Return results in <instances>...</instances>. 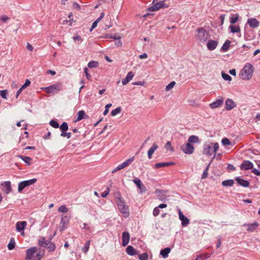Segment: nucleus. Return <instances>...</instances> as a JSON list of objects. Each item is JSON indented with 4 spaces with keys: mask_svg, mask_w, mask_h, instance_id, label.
I'll return each mask as SVG.
<instances>
[{
    "mask_svg": "<svg viewBox=\"0 0 260 260\" xmlns=\"http://www.w3.org/2000/svg\"><path fill=\"white\" fill-rule=\"evenodd\" d=\"M71 133L70 132H67V131L62 132L60 134V136L62 137H67L70 139L71 137Z\"/></svg>",
    "mask_w": 260,
    "mask_h": 260,
    "instance_id": "51",
    "label": "nucleus"
},
{
    "mask_svg": "<svg viewBox=\"0 0 260 260\" xmlns=\"http://www.w3.org/2000/svg\"><path fill=\"white\" fill-rule=\"evenodd\" d=\"M251 172L257 176H260V171L256 169H253Z\"/></svg>",
    "mask_w": 260,
    "mask_h": 260,
    "instance_id": "64",
    "label": "nucleus"
},
{
    "mask_svg": "<svg viewBox=\"0 0 260 260\" xmlns=\"http://www.w3.org/2000/svg\"><path fill=\"white\" fill-rule=\"evenodd\" d=\"M84 71L85 74V76L88 80H91V76L88 73V69L87 67L84 68Z\"/></svg>",
    "mask_w": 260,
    "mask_h": 260,
    "instance_id": "54",
    "label": "nucleus"
},
{
    "mask_svg": "<svg viewBox=\"0 0 260 260\" xmlns=\"http://www.w3.org/2000/svg\"><path fill=\"white\" fill-rule=\"evenodd\" d=\"M121 108L120 107H117L114 110H113L111 112V115L112 116H114L116 115L117 114L120 113L121 111Z\"/></svg>",
    "mask_w": 260,
    "mask_h": 260,
    "instance_id": "42",
    "label": "nucleus"
},
{
    "mask_svg": "<svg viewBox=\"0 0 260 260\" xmlns=\"http://www.w3.org/2000/svg\"><path fill=\"white\" fill-rule=\"evenodd\" d=\"M231 44V41L229 40H226L222 46L220 51L223 52L227 51L229 49Z\"/></svg>",
    "mask_w": 260,
    "mask_h": 260,
    "instance_id": "28",
    "label": "nucleus"
},
{
    "mask_svg": "<svg viewBox=\"0 0 260 260\" xmlns=\"http://www.w3.org/2000/svg\"><path fill=\"white\" fill-rule=\"evenodd\" d=\"M210 165V164H209V165L206 167V168L204 170V171L202 174V177H201V178L202 179H205L207 177L208 174V171L209 170V167Z\"/></svg>",
    "mask_w": 260,
    "mask_h": 260,
    "instance_id": "44",
    "label": "nucleus"
},
{
    "mask_svg": "<svg viewBox=\"0 0 260 260\" xmlns=\"http://www.w3.org/2000/svg\"><path fill=\"white\" fill-rule=\"evenodd\" d=\"M73 8L77 10H80L81 9V6L79 4L76 2H74L73 4Z\"/></svg>",
    "mask_w": 260,
    "mask_h": 260,
    "instance_id": "61",
    "label": "nucleus"
},
{
    "mask_svg": "<svg viewBox=\"0 0 260 260\" xmlns=\"http://www.w3.org/2000/svg\"><path fill=\"white\" fill-rule=\"evenodd\" d=\"M62 84L61 83H57L53 84L50 86L45 88V91L48 93H52L55 91H60L62 89Z\"/></svg>",
    "mask_w": 260,
    "mask_h": 260,
    "instance_id": "9",
    "label": "nucleus"
},
{
    "mask_svg": "<svg viewBox=\"0 0 260 260\" xmlns=\"http://www.w3.org/2000/svg\"><path fill=\"white\" fill-rule=\"evenodd\" d=\"M247 231L252 232H253L258 227V223L257 222L255 221L253 223L247 224Z\"/></svg>",
    "mask_w": 260,
    "mask_h": 260,
    "instance_id": "30",
    "label": "nucleus"
},
{
    "mask_svg": "<svg viewBox=\"0 0 260 260\" xmlns=\"http://www.w3.org/2000/svg\"><path fill=\"white\" fill-rule=\"evenodd\" d=\"M129 234L128 232L124 231L122 235V245L123 246H126L129 241Z\"/></svg>",
    "mask_w": 260,
    "mask_h": 260,
    "instance_id": "15",
    "label": "nucleus"
},
{
    "mask_svg": "<svg viewBox=\"0 0 260 260\" xmlns=\"http://www.w3.org/2000/svg\"><path fill=\"white\" fill-rule=\"evenodd\" d=\"M196 38L201 42H205L209 38V33L203 27L198 28L196 31Z\"/></svg>",
    "mask_w": 260,
    "mask_h": 260,
    "instance_id": "4",
    "label": "nucleus"
},
{
    "mask_svg": "<svg viewBox=\"0 0 260 260\" xmlns=\"http://www.w3.org/2000/svg\"><path fill=\"white\" fill-rule=\"evenodd\" d=\"M126 252L131 256L135 255L137 253L136 250L131 245H129L126 247Z\"/></svg>",
    "mask_w": 260,
    "mask_h": 260,
    "instance_id": "27",
    "label": "nucleus"
},
{
    "mask_svg": "<svg viewBox=\"0 0 260 260\" xmlns=\"http://www.w3.org/2000/svg\"><path fill=\"white\" fill-rule=\"evenodd\" d=\"M110 188L109 187H108L106 190H105L104 192H103L102 193H101V196L103 197V198H105L106 197L109 193V192H110Z\"/></svg>",
    "mask_w": 260,
    "mask_h": 260,
    "instance_id": "57",
    "label": "nucleus"
},
{
    "mask_svg": "<svg viewBox=\"0 0 260 260\" xmlns=\"http://www.w3.org/2000/svg\"><path fill=\"white\" fill-rule=\"evenodd\" d=\"M235 180L238 185L244 187H248L250 185L249 182L248 180H244L241 177H237L235 178Z\"/></svg>",
    "mask_w": 260,
    "mask_h": 260,
    "instance_id": "14",
    "label": "nucleus"
},
{
    "mask_svg": "<svg viewBox=\"0 0 260 260\" xmlns=\"http://www.w3.org/2000/svg\"><path fill=\"white\" fill-rule=\"evenodd\" d=\"M238 20V15L236 14L235 16H232L230 18V22L231 24H235Z\"/></svg>",
    "mask_w": 260,
    "mask_h": 260,
    "instance_id": "50",
    "label": "nucleus"
},
{
    "mask_svg": "<svg viewBox=\"0 0 260 260\" xmlns=\"http://www.w3.org/2000/svg\"><path fill=\"white\" fill-rule=\"evenodd\" d=\"M36 178H33L30 180L21 181L18 183V191L21 192L22 190L27 186H29L34 184L37 181Z\"/></svg>",
    "mask_w": 260,
    "mask_h": 260,
    "instance_id": "5",
    "label": "nucleus"
},
{
    "mask_svg": "<svg viewBox=\"0 0 260 260\" xmlns=\"http://www.w3.org/2000/svg\"><path fill=\"white\" fill-rule=\"evenodd\" d=\"M236 107V103L232 99H228L225 103V108L227 110H231Z\"/></svg>",
    "mask_w": 260,
    "mask_h": 260,
    "instance_id": "17",
    "label": "nucleus"
},
{
    "mask_svg": "<svg viewBox=\"0 0 260 260\" xmlns=\"http://www.w3.org/2000/svg\"><path fill=\"white\" fill-rule=\"evenodd\" d=\"M160 210L157 207H156L154 208L153 211V215L154 216L156 217L159 214Z\"/></svg>",
    "mask_w": 260,
    "mask_h": 260,
    "instance_id": "56",
    "label": "nucleus"
},
{
    "mask_svg": "<svg viewBox=\"0 0 260 260\" xmlns=\"http://www.w3.org/2000/svg\"><path fill=\"white\" fill-rule=\"evenodd\" d=\"M228 172L233 171L236 170L235 166L232 164H228L227 167Z\"/></svg>",
    "mask_w": 260,
    "mask_h": 260,
    "instance_id": "60",
    "label": "nucleus"
},
{
    "mask_svg": "<svg viewBox=\"0 0 260 260\" xmlns=\"http://www.w3.org/2000/svg\"><path fill=\"white\" fill-rule=\"evenodd\" d=\"M8 248L9 250H12L15 247V242L14 240V239L13 238H12L10 241V242L9 243L8 245Z\"/></svg>",
    "mask_w": 260,
    "mask_h": 260,
    "instance_id": "38",
    "label": "nucleus"
},
{
    "mask_svg": "<svg viewBox=\"0 0 260 260\" xmlns=\"http://www.w3.org/2000/svg\"><path fill=\"white\" fill-rule=\"evenodd\" d=\"M18 157L23 160L27 165L29 166L31 164V161L32 159L28 156H25L23 155H18Z\"/></svg>",
    "mask_w": 260,
    "mask_h": 260,
    "instance_id": "34",
    "label": "nucleus"
},
{
    "mask_svg": "<svg viewBox=\"0 0 260 260\" xmlns=\"http://www.w3.org/2000/svg\"><path fill=\"white\" fill-rule=\"evenodd\" d=\"M88 116L85 114V112L83 110L79 111L77 113V117L75 122L80 121L83 119L88 118Z\"/></svg>",
    "mask_w": 260,
    "mask_h": 260,
    "instance_id": "23",
    "label": "nucleus"
},
{
    "mask_svg": "<svg viewBox=\"0 0 260 260\" xmlns=\"http://www.w3.org/2000/svg\"><path fill=\"white\" fill-rule=\"evenodd\" d=\"M59 128L61 132L67 131L69 129L68 124L66 122H63L60 126Z\"/></svg>",
    "mask_w": 260,
    "mask_h": 260,
    "instance_id": "40",
    "label": "nucleus"
},
{
    "mask_svg": "<svg viewBox=\"0 0 260 260\" xmlns=\"http://www.w3.org/2000/svg\"><path fill=\"white\" fill-rule=\"evenodd\" d=\"M253 165L252 162L249 160H244L241 164L240 168L242 170H248L253 168Z\"/></svg>",
    "mask_w": 260,
    "mask_h": 260,
    "instance_id": "13",
    "label": "nucleus"
},
{
    "mask_svg": "<svg viewBox=\"0 0 260 260\" xmlns=\"http://www.w3.org/2000/svg\"><path fill=\"white\" fill-rule=\"evenodd\" d=\"M171 252V248L170 247H166L162 249L160 251V254L163 258H167L168 257L169 253Z\"/></svg>",
    "mask_w": 260,
    "mask_h": 260,
    "instance_id": "26",
    "label": "nucleus"
},
{
    "mask_svg": "<svg viewBox=\"0 0 260 260\" xmlns=\"http://www.w3.org/2000/svg\"><path fill=\"white\" fill-rule=\"evenodd\" d=\"M134 160V157H132L129 158H128L127 160H126L124 162L122 163L121 164L118 165L116 167V168H115L112 172V173H114L116 172L117 171L120 170L123 168H124L130 165V164Z\"/></svg>",
    "mask_w": 260,
    "mask_h": 260,
    "instance_id": "8",
    "label": "nucleus"
},
{
    "mask_svg": "<svg viewBox=\"0 0 260 260\" xmlns=\"http://www.w3.org/2000/svg\"><path fill=\"white\" fill-rule=\"evenodd\" d=\"M225 18V15H221L219 16V19L220 21V26H221L223 24Z\"/></svg>",
    "mask_w": 260,
    "mask_h": 260,
    "instance_id": "63",
    "label": "nucleus"
},
{
    "mask_svg": "<svg viewBox=\"0 0 260 260\" xmlns=\"http://www.w3.org/2000/svg\"><path fill=\"white\" fill-rule=\"evenodd\" d=\"M31 82L28 79H26L25 81L24 84L21 87L23 89L30 85Z\"/></svg>",
    "mask_w": 260,
    "mask_h": 260,
    "instance_id": "59",
    "label": "nucleus"
},
{
    "mask_svg": "<svg viewBox=\"0 0 260 260\" xmlns=\"http://www.w3.org/2000/svg\"><path fill=\"white\" fill-rule=\"evenodd\" d=\"M176 84V82L175 81H172L170 83H169L166 87V91H169L172 88H173L174 85Z\"/></svg>",
    "mask_w": 260,
    "mask_h": 260,
    "instance_id": "53",
    "label": "nucleus"
},
{
    "mask_svg": "<svg viewBox=\"0 0 260 260\" xmlns=\"http://www.w3.org/2000/svg\"><path fill=\"white\" fill-rule=\"evenodd\" d=\"M188 142L191 143H199L200 142V139L199 137L195 135L190 136L188 139Z\"/></svg>",
    "mask_w": 260,
    "mask_h": 260,
    "instance_id": "31",
    "label": "nucleus"
},
{
    "mask_svg": "<svg viewBox=\"0 0 260 260\" xmlns=\"http://www.w3.org/2000/svg\"><path fill=\"white\" fill-rule=\"evenodd\" d=\"M8 93V90L6 89L0 90V96H1L4 99H7V95Z\"/></svg>",
    "mask_w": 260,
    "mask_h": 260,
    "instance_id": "49",
    "label": "nucleus"
},
{
    "mask_svg": "<svg viewBox=\"0 0 260 260\" xmlns=\"http://www.w3.org/2000/svg\"><path fill=\"white\" fill-rule=\"evenodd\" d=\"M27 225L25 221H18L16 224V231L18 232L23 231Z\"/></svg>",
    "mask_w": 260,
    "mask_h": 260,
    "instance_id": "20",
    "label": "nucleus"
},
{
    "mask_svg": "<svg viewBox=\"0 0 260 260\" xmlns=\"http://www.w3.org/2000/svg\"><path fill=\"white\" fill-rule=\"evenodd\" d=\"M38 248L37 247H31L26 250V257L25 258L28 259H31L34 256L35 253L38 251Z\"/></svg>",
    "mask_w": 260,
    "mask_h": 260,
    "instance_id": "12",
    "label": "nucleus"
},
{
    "mask_svg": "<svg viewBox=\"0 0 260 260\" xmlns=\"http://www.w3.org/2000/svg\"><path fill=\"white\" fill-rule=\"evenodd\" d=\"M134 74L133 72H129L126 75V77L122 81L123 85L127 84L133 78Z\"/></svg>",
    "mask_w": 260,
    "mask_h": 260,
    "instance_id": "24",
    "label": "nucleus"
},
{
    "mask_svg": "<svg viewBox=\"0 0 260 260\" xmlns=\"http://www.w3.org/2000/svg\"><path fill=\"white\" fill-rule=\"evenodd\" d=\"M229 28H230L231 31L232 33H237L240 32V28L239 25L235 26L233 25H231L229 26Z\"/></svg>",
    "mask_w": 260,
    "mask_h": 260,
    "instance_id": "36",
    "label": "nucleus"
},
{
    "mask_svg": "<svg viewBox=\"0 0 260 260\" xmlns=\"http://www.w3.org/2000/svg\"><path fill=\"white\" fill-rule=\"evenodd\" d=\"M133 181L141 190V192H145L146 190V187L142 184V181L140 179L138 178H135Z\"/></svg>",
    "mask_w": 260,
    "mask_h": 260,
    "instance_id": "18",
    "label": "nucleus"
},
{
    "mask_svg": "<svg viewBox=\"0 0 260 260\" xmlns=\"http://www.w3.org/2000/svg\"><path fill=\"white\" fill-rule=\"evenodd\" d=\"M58 211L61 213H67L68 211V209L66 207L65 205L60 206L58 209Z\"/></svg>",
    "mask_w": 260,
    "mask_h": 260,
    "instance_id": "48",
    "label": "nucleus"
},
{
    "mask_svg": "<svg viewBox=\"0 0 260 260\" xmlns=\"http://www.w3.org/2000/svg\"><path fill=\"white\" fill-rule=\"evenodd\" d=\"M47 245L46 246V248L48 249L49 251H53L55 249V244L52 243L50 242L49 241L47 242Z\"/></svg>",
    "mask_w": 260,
    "mask_h": 260,
    "instance_id": "35",
    "label": "nucleus"
},
{
    "mask_svg": "<svg viewBox=\"0 0 260 260\" xmlns=\"http://www.w3.org/2000/svg\"><path fill=\"white\" fill-rule=\"evenodd\" d=\"M90 244V240H87L85 242L84 246L82 248V251L83 252H84L85 253H87V252L89 250Z\"/></svg>",
    "mask_w": 260,
    "mask_h": 260,
    "instance_id": "39",
    "label": "nucleus"
},
{
    "mask_svg": "<svg viewBox=\"0 0 260 260\" xmlns=\"http://www.w3.org/2000/svg\"><path fill=\"white\" fill-rule=\"evenodd\" d=\"M139 258L140 260H148V255L147 253L144 252L139 255Z\"/></svg>",
    "mask_w": 260,
    "mask_h": 260,
    "instance_id": "47",
    "label": "nucleus"
},
{
    "mask_svg": "<svg viewBox=\"0 0 260 260\" xmlns=\"http://www.w3.org/2000/svg\"><path fill=\"white\" fill-rule=\"evenodd\" d=\"M1 186H2V190L5 194H9L12 191L11 183L10 181L2 182Z\"/></svg>",
    "mask_w": 260,
    "mask_h": 260,
    "instance_id": "10",
    "label": "nucleus"
},
{
    "mask_svg": "<svg viewBox=\"0 0 260 260\" xmlns=\"http://www.w3.org/2000/svg\"><path fill=\"white\" fill-rule=\"evenodd\" d=\"M223 103V98L221 97L220 99H217L214 102L211 103L210 104V107L212 109H215V108L219 107L220 106L222 105Z\"/></svg>",
    "mask_w": 260,
    "mask_h": 260,
    "instance_id": "22",
    "label": "nucleus"
},
{
    "mask_svg": "<svg viewBox=\"0 0 260 260\" xmlns=\"http://www.w3.org/2000/svg\"><path fill=\"white\" fill-rule=\"evenodd\" d=\"M71 217L70 216L68 215H62L61 218L60 222V225H59V231L60 232L63 231L66 228L67 226L68 225L69 221L70 220Z\"/></svg>",
    "mask_w": 260,
    "mask_h": 260,
    "instance_id": "6",
    "label": "nucleus"
},
{
    "mask_svg": "<svg viewBox=\"0 0 260 260\" xmlns=\"http://www.w3.org/2000/svg\"><path fill=\"white\" fill-rule=\"evenodd\" d=\"M116 204L118 208L124 218H127L129 216V211L128 207L125 204V203L122 200L121 197L116 198Z\"/></svg>",
    "mask_w": 260,
    "mask_h": 260,
    "instance_id": "2",
    "label": "nucleus"
},
{
    "mask_svg": "<svg viewBox=\"0 0 260 260\" xmlns=\"http://www.w3.org/2000/svg\"><path fill=\"white\" fill-rule=\"evenodd\" d=\"M218 45V42L213 40L208 41L207 44V47L209 50L212 51L214 50Z\"/></svg>",
    "mask_w": 260,
    "mask_h": 260,
    "instance_id": "21",
    "label": "nucleus"
},
{
    "mask_svg": "<svg viewBox=\"0 0 260 260\" xmlns=\"http://www.w3.org/2000/svg\"><path fill=\"white\" fill-rule=\"evenodd\" d=\"M165 148L166 149L169 150H173V148L171 146V143L170 141H168L165 146Z\"/></svg>",
    "mask_w": 260,
    "mask_h": 260,
    "instance_id": "55",
    "label": "nucleus"
},
{
    "mask_svg": "<svg viewBox=\"0 0 260 260\" xmlns=\"http://www.w3.org/2000/svg\"><path fill=\"white\" fill-rule=\"evenodd\" d=\"M174 165V163L173 162H159L156 163L155 165V167L156 168H160L162 167H169L172 165Z\"/></svg>",
    "mask_w": 260,
    "mask_h": 260,
    "instance_id": "29",
    "label": "nucleus"
},
{
    "mask_svg": "<svg viewBox=\"0 0 260 260\" xmlns=\"http://www.w3.org/2000/svg\"><path fill=\"white\" fill-rule=\"evenodd\" d=\"M222 185L225 187H231L234 184V181L232 179H229L223 181L221 183Z\"/></svg>",
    "mask_w": 260,
    "mask_h": 260,
    "instance_id": "32",
    "label": "nucleus"
},
{
    "mask_svg": "<svg viewBox=\"0 0 260 260\" xmlns=\"http://www.w3.org/2000/svg\"><path fill=\"white\" fill-rule=\"evenodd\" d=\"M9 19H10V18L6 15H2L0 17V20L3 22H7V21H8Z\"/></svg>",
    "mask_w": 260,
    "mask_h": 260,
    "instance_id": "62",
    "label": "nucleus"
},
{
    "mask_svg": "<svg viewBox=\"0 0 260 260\" xmlns=\"http://www.w3.org/2000/svg\"><path fill=\"white\" fill-rule=\"evenodd\" d=\"M158 148V145L155 143H153L152 146L148 151V157L149 159L152 158V155L154 151Z\"/></svg>",
    "mask_w": 260,
    "mask_h": 260,
    "instance_id": "25",
    "label": "nucleus"
},
{
    "mask_svg": "<svg viewBox=\"0 0 260 260\" xmlns=\"http://www.w3.org/2000/svg\"><path fill=\"white\" fill-rule=\"evenodd\" d=\"M48 241L46 240L44 237H40L38 240V245L40 247H46L47 245V242H48Z\"/></svg>",
    "mask_w": 260,
    "mask_h": 260,
    "instance_id": "33",
    "label": "nucleus"
},
{
    "mask_svg": "<svg viewBox=\"0 0 260 260\" xmlns=\"http://www.w3.org/2000/svg\"><path fill=\"white\" fill-rule=\"evenodd\" d=\"M112 106V104H108L105 106V110L104 111L103 114L106 115L109 112V108Z\"/></svg>",
    "mask_w": 260,
    "mask_h": 260,
    "instance_id": "58",
    "label": "nucleus"
},
{
    "mask_svg": "<svg viewBox=\"0 0 260 260\" xmlns=\"http://www.w3.org/2000/svg\"><path fill=\"white\" fill-rule=\"evenodd\" d=\"M179 218L181 221V224L183 226H186L189 223V219L186 217L181 212L180 209H178Z\"/></svg>",
    "mask_w": 260,
    "mask_h": 260,
    "instance_id": "11",
    "label": "nucleus"
},
{
    "mask_svg": "<svg viewBox=\"0 0 260 260\" xmlns=\"http://www.w3.org/2000/svg\"><path fill=\"white\" fill-rule=\"evenodd\" d=\"M180 149L186 154H191L194 151V147L191 144L187 142L186 144L181 146Z\"/></svg>",
    "mask_w": 260,
    "mask_h": 260,
    "instance_id": "7",
    "label": "nucleus"
},
{
    "mask_svg": "<svg viewBox=\"0 0 260 260\" xmlns=\"http://www.w3.org/2000/svg\"><path fill=\"white\" fill-rule=\"evenodd\" d=\"M49 124L52 127L55 128H58L59 127V125L58 122L54 120H50L49 122Z\"/></svg>",
    "mask_w": 260,
    "mask_h": 260,
    "instance_id": "45",
    "label": "nucleus"
},
{
    "mask_svg": "<svg viewBox=\"0 0 260 260\" xmlns=\"http://www.w3.org/2000/svg\"><path fill=\"white\" fill-rule=\"evenodd\" d=\"M219 148V145L217 143H211V145L204 144L203 146V153L208 156H211L215 153Z\"/></svg>",
    "mask_w": 260,
    "mask_h": 260,
    "instance_id": "3",
    "label": "nucleus"
},
{
    "mask_svg": "<svg viewBox=\"0 0 260 260\" xmlns=\"http://www.w3.org/2000/svg\"><path fill=\"white\" fill-rule=\"evenodd\" d=\"M221 76L223 79L225 81H231L232 80V77L228 75V74L225 73L223 72H222L221 73Z\"/></svg>",
    "mask_w": 260,
    "mask_h": 260,
    "instance_id": "46",
    "label": "nucleus"
},
{
    "mask_svg": "<svg viewBox=\"0 0 260 260\" xmlns=\"http://www.w3.org/2000/svg\"><path fill=\"white\" fill-rule=\"evenodd\" d=\"M99 64V63L97 61L91 60L88 63V67L89 68H97Z\"/></svg>",
    "mask_w": 260,
    "mask_h": 260,
    "instance_id": "37",
    "label": "nucleus"
},
{
    "mask_svg": "<svg viewBox=\"0 0 260 260\" xmlns=\"http://www.w3.org/2000/svg\"><path fill=\"white\" fill-rule=\"evenodd\" d=\"M254 72V69L251 63L247 62L241 70L239 76L243 80H249L252 77Z\"/></svg>",
    "mask_w": 260,
    "mask_h": 260,
    "instance_id": "1",
    "label": "nucleus"
},
{
    "mask_svg": "<svg viewBox=\"0 0 260 260\" xmlns=\"http://www.w3.org/2000/svg\"><path fill=\"white\" fill-rule=\"evenodd\" d=\"M254 32L252 29L248 30L244 33V38L246 40H252L255 38Z\"/></svg>",
    "mask_w": 260,
    "mask_h": 260,
    "instance_id": "19",
    "label": "nucleus"
},
{
    "mask_svg": "<svg viewBox=\"0 0 260 260\" xmlns=\"http://www.w3.org/2000/svg\"><path fill=\"white\" fill-rule=\"evenodd\" d=\"M154 5L156 6V8L158 10H159L160 8H163L164 7H168V6H166V4H164L163 1L157 2L155 4H154Z\"/></svg>",
    "mask_w": 260,
    "mask_h": 260,
    "instance_id": "41",
    "label": "nucleus"
},
{
    "mask_svg": "<svg viewBox=\"0 0 260 260\" xmlns=\"http://www.w3.org/2000/svg\"><path fill=\"white\" fill-rule=\"evenodd\" d=\"M44 255V252H41V251H39L36 255L35 258L32 260H41Z\"/></svg>",
    "mask_w": 260,
    "mask_h": 260,
    "instance_id": "43",
    "label": "nucleus"
},
{
    "mask_svg": "<svg viewBox=\"0 0 260 260\" xmlns=\"http://www.w3.org/2000/svg\"><path fill=\"white\" fill-rule=\"evenodd\" d=\"M247 24L251 28H254L258 27L259 24V21L254 18H249L247 20Z\"/></svg>",
    "mask_w": 260,
    "mask_h": 260,
    "instance_id": "16",
    "label": "nucleus"
},
{
    "mask_svg": "<svg viewBox=\"0 0 260 260\" xmlns=\"http://www.w3.org/2000/svg\"><path fill=\"white\" fill-rule=\"evenodd\" d=\"M221 143L224 146L230 145L231 144V142L230 140L228 138H224L222 139V141H221Z\"/></svg>",
    "mask_w": 260,
    "mask_h": 260,
    "instance_id": "52",
    "label": "nucleus"
}]
</instances>
